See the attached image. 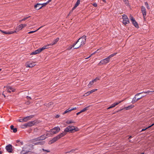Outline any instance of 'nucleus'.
Segmentation results:
<instances>
[{"mask_svg": "<svg viewBox=\"0 0 154 154\" xmlns=\"http://www.w3.org/2000/svg\"><path fill=\"white\" fill-rule=\"evenodd\" d=\"M79 130L78 128L73 126H69L64 130V132H63L57 136L53 138L52 140L49 141V144H51L56 142L58 140L63 137L66 134V132H74Z\"/></svg>", "mask_w": 154, "mask_h": 154, "instance_id": "1", "label": "nucleus"}, {"mask_svg": "<svg viewBox=\"0 0 154 154\" xmlns=\"http://www.w3.org/2000/svg\"><path fill=\"white\" fill-rule=\"evenodd\" d=\"M86 37L84 35L79 38L76 43L74 44L76 46L74 49H77L84 45L86 42Z\"/></svg>", "mask_w": 154, "mask_h": 154, "instance_id": "2", "label": "nucleus"}, {"mask_svg": "<svg viewBox=\"0 0 154 154\" xmlns=\"http://www.w3.org/2000/svg\"><path fill=\"white\" fill-rule=\"evenodd\" d=\"M35 121H30L25 124L21 125V128H25L27 127H30L34 125L35 123Z\"/></svg>", "mask_w": 154, "mask_h": 154, "instance_id": "3", "label": "nucleus"}, {"mask_svg": "<svg viewBox=\"0 0 154 154\" xmlns=\"http://www.w3.org/2000/svg\"><path fill=\"white\" fill-rule=\"evenodd\" d=\"M60 130V128L58 127H55L52 129L49 132L51 134H56L58 133Z\"/></svg>", "mask_w": 154, "mask_h": 154, "instance_id": "4", "label": "nucleus"}, {"mask_svg": "<svg viewBox=\"0 0 154 154\" xmlns=\"http://www.w3.org/2000/svg\"><path fill=\"white\" fill-rule=\"evenodd\" d=\"M46 138V137L45 135H42L40 137H38L37 138L32 140V142H34L40 141L42 140H43L45 139Z\"/></svg>", "mask_w": 154, "mask_h": 154, "instance_id": "5", "label": "nucleus"}, {"mask_svg": "<svg viewBox=\"0 0 154 154\" xmlns=\"http://www.w3.org/2000/svg\"><path fill=\"white\" fill-rule=\"evenodd\" d=\"M122 18L123 20V23L124 25H126L127 24L129 23V19L127 16L125 15H123Z\"/></svg>", "mask_w": 154, "mask_h": 154, "instance_id": "6", "label": "nucleus"}, {"mask_svg": "<svg viewBox=\"0 0 154 154\" xmlns=\"http://www.w3.org/2000/svg\"><path fill=\"white\" fill-rule=\"evenodd\" d=\"M129 17L130 19L131 20L132 23L134 26L136 28H138L139 27L138 25L137 22L134 20V18L131 15Z\"/></svg>", "mask_w": 154, "mask_h": 154, "instance_id": "7", "label": "nucleus"}, {"mask_svg": "<svg viewBox=\"0 0 154 154\" xmlns=\"http://www.w3.org/2000/svg\"><path fill=\"white\" fill-rule=\"evenodd\" d=\"M35 63V62H28L26 63L25 66L27 68H32L36 65Z\"/></svg>", "mask_w": 154, "mask_h": 154, "instance_id": "8", "label": "nucleus"}, {"mask_svg": "<svg viewBox=\"0 0 154 154\" xmlns=\"http://www.w3.org/2000/svg\"><path fill=\"white\" fill-rule=\"evenodd\" d=\"M109 61V59L108 58V57H107L104 59L101 60L100 61L99 64H106L108 63Z\"/></svg>", "mask_w": 154, "mask_h": 154, "instance_id": "9", "label": "nucleus"}, {"mask_svg": "<svg viewBox=\"0 0 154 154\" xmlns=\"http://www.w3.org/2000/svg\"><path fill=\"white\" fill-rule=\"evenodd\" d=\"M12 146L11 144H8L6 146L5 149L7 151L10 153H12L13 152Z\"/></svg>", "mask_w": 154, "mask_h": 154, "instance_id": "10", "label": "nucleus"}, {"mask_svg": "<svg viewBox=\"0 0 154 154\" xmlns=\"http://www.w3.org/2000/svg\"><path fill=\"white\" fill-rule=\"evenodd\" d=\"M141 11L142 13L143 18L144 19H145L146 14V12L145 8L143 6H141Z\"/></svg>", "mask_w": 154, "mask_h": 154, "instance_id": "11", "label": "nucleus"}, {"mask_svg": "<svg viewBox=\"0 0 154 154\" xmlns=\"http://www.w3.org/2000/svg\"><path fill=\"white\" fill-rule=\"evenodd\" d=\"M48 48V46L45 45V46H44L42 48H38L37 50H36L35 51L36 52L37 54H38V53H40L42 51L45 50V49H47Z\"/></svg>", "mask_w": 154, "mask_h": 154, "instance_id": "12", "label": "nucleus"}, {"mask_svg": "<svg viewBox=\"0 0 154 154\" xmlns=\"http://www.w3.org/2000/svg\"><path fill=\"white\" fill-rule=\"evenodd\" d=\"M124 100H122L121 101H119L118 102H116L113 104H112L110 106H109L108 108L107 109H109L111 108H113L114 107H115L116 106L118 105L119 103H121V102H123Z\"/></svg>", "mask_w": 154, "mask_h": 154, "instance_id": "13", "label": "nucleus"}, {"mask_svg": "<svg viewBox=\"0 0 154 154\" xmlns=\"http://www.w3.org/2000/svg\"><path fill=\"white\" fill-rule=\"evenodd\" d=\"M6 88L7 91L8 92L11 93V91L14 92L15 91V89L11 86H7Z\"/></svg>", "mask_w": 154, "mask_h": 154, "instance_id": "14", "label": "nucleus"}, {"mask_svg": "<svg viewBox=\"0 0 154 154\" xmlns=\"http://www.w3.org/2000/svg\"><path fill=\"white\" fill-rule=\"evenodd\" d=\"M33 117V116H29L26 117H24L23 119V122H26L30 120V119Z\"/></svg>", "mask_w": 154, "mask_h": 154, "instance_id": "15", "label": "nucleus"}, {"mask_svg": "<svg viewBox=\"0 0 154 154\" xmlns=\"http://www.w3.org/2000/svg\"><path fill=\"white\" fill-rule=\"evenodd\" d=\"M0 31L2 32L3 33L5 34H12L14 33L15 32H16L15 31L14 32L11 31H3L1 30H0Z\"/></svg>", "mask_w": 154, "mask_h": 154, "instance_id": "16", "label": "nucleus"}, {"mask_svg": "<svg viewBox=\"0 0 154 154\" xmlns=\"http://www.w3.org/2000/svg\"><path fill=\"white\" fill-rule=\"evenodd\" d=\"M42 7V4L40 3H38L36 5H35V8L37 10H38L41 8Z\"/></svg>", "mask_w": 154, "mask_h": 154, "instance_id": "17", "label": "nucleus"}, {"mask_svg": "<svg viewBox=\"0 0 154 154\" xmlns=\"http://www.w3.org/2000/svg\"><path fill=\"white\" fill-rule=\"evenodd\" d=\"M142 93H138V94H136L134 97V98L132 100L131 102L132 103H134L136 102L138 100H137V99L136 98V97L137 96H138V95H139L140 94H142Z\"/></svg>", "mask_w": 154, "mask_h": 154, "instance_id": "18", "label": "nucleus"}, {"mask_svg": "<svg viewBox=\"0 0 154 154\" xmlns=\"http://www.w3.org/2000/svg\"><path fill=\"white\" fill-rule=\"evenodd\" d=\"M26 24H21L19 25L18 26V28L19 30H20L22 29L23 28L26 27Z\"/></svg>", "mask_w": 154, "mask_h": 154, "instance_id": "19", "label": "nucleus"}, {"mask_svg": "<svg viewBox=\"0 0 154 154\" xmlns=\"http://www.w3.org/2000/svg\"><path fill=\"white\" fill-rule=\"evenodd\" d=\"M59 38H57L54 41V42L50 44H49V45H54L56 44V43L58 42V41H59Z\"/></svg>", "mask_w": 154, "mask_h": 154, "instance_id": "20", "label": "nucleus"}, {"mask_svg": "<svg viewBox=\"0 0 154 154\" xmlns=\"http://www.w3.org/2000/svg\"><path fill=\"white\" fill-rule=\"evenodd\" d=\"M11 130L13 131V132L14 133H16L17 131V129L16 128H14V126L13 125H11Z\"/></svg>", "mask_w": 154, "mask_h": 154, "instance_id": "21", "label": "nucleus"}, {"mask_svg": "<svg viewBox=\"0 0 154 154\" xmlns=\"http://www.w3.org/2000/svg\"><path fill=\"white\" fill-rule=\"evenodd\" d=\"M134 105H131L130 106H128L126 107H125V109H126V110H128L130 109H132L134 107Z\"/></svg>", "mask_w": 154, "mask_h": 154, "instance_id": "22", "label": "nucleus"}, {"mask_svg": "<svg viewBox=\"0 0 154 154\" xmlns=\"http://www.w3.org/2000/svg\"><path fill=\"white\" fill-rule=\"evenodd\" d=\"M43 141L38 142L35 143V145H43Z\"/></svg>", "mask_w": 154, "mask_h": 154, "instance_id": "23", "label": "nucleus"}, {"mask_svg": "<svg viewBox=\"0 0 154 154\" xmlns=\"http://www.w3.org/2000/svg\"><path fill=\"white\" fill-rule=\"evenodd\" d=\"M71 108H69L68 109H67L65 111H64V112L63 113V114H65L71 111Z\"/></svg>", "mask_w": 154, "mask_h": 154, "instance_id": "24", "label": "nucleus"}, {"mask_svg": "<svg viewBox=\"0 0 154 154\" xmlns=\"http://www.w3.org/2000/svg\"><path fill=\"white\" fill-rule=\"evenodd\" d=\"M116 54H117V53H114L110 55H109L108 57L110 60V59L111 58L113 57L114 56L116 55Z\"/></svg>", "mask_w": 154, "mask_h": 154, "instance_id": "25", "label": "nucleus"}, {"mask_svg": "<svg viewBox=\"0 0 154 154\" xmlns=\"http://www.w3.org/2000/svg\"><path fill=\"white\" fill-rule=\"evenodd\" d=\"M90 106H88L85 108H84V109H83L82 110H81V112H85V111H86L87 110L89 107Z\"/></svg>", "mask_w": 154, "mask_h": 154, "instance_id": "26", "label": "nucleus"}, {"mask_svg": "<svg viewBox=\"0 0 154 154\" xmlns=\"http://www.w3.org/2000/svg\"><path fill=\"white\" fill-rule=\"evenodd\" d=\"M75 44H73L72 45H70L69 47L67 49L68 50H69L71 49L73 47H74L75 46Z\"/></svg>", "mask_w": 154, "mask_h": 154, "instance_id": "27", "label": "nucleus"}, {"mask_svg": "<svg viewBox=\"0 0 154 154\" xmlns=\"http://www.w3.org/2000/svg\"><path fill=\"white\" fill-rule=\"evenodd\" d=\"M154 125V124H152L150 126H149L148 127L146 128L145 129H142L141 131V132H142V131H145V130H146V129L151 127L152 126H153V125Z\"/></svg>", "mask_w": 154, "mask_h": 154, "instance_id": "28", "label": "nucleus"}, {"mask_svg": "<svg viewBox=\"0 0 154 154\" xmlns=\"http://www.w3.org/2000/svg\"><path fill=\"white\" fill-rule=\"evenodd\" d=\"M145 6H146L147 8L148 9H150V7L149 5L148 4V3L147 2H145Z\"/></svg>", "mask_w": 154, "mask_h": 154, "instance_id": "29", "label": "nucleus"}, {"mask_svg": "<svg viewBox=\"0 0 154 154\" xmlns=\"http://www.w3.org/2000/svg\"><path fill=\"white\" fill-rule=\"evenodd\" d=\"M80 0H78L75 4V5L76 6V7H77L79 5V4L80 3Z\"/></svg>", "mask_w": 154, "mask_h": 154, "instance_id": "30", "label": "nucleus"}, {"mask_svg": "<svg viewBox=\"0 0 154 154\" xmlns=\"http://www.w3.org/2000/svg\"><path fill=\"white\" fill-rule=\"evenodd\" d=\"M41 27H40L37 30H36L29 32H28V33L31 34V33H32L34 32H36V31H38V30H39Z\"/></svg>", "mask_w": 154, "mask_h": 154, "instance_id": "31", "label": "nucleus"}, {"mask_svg": "<svg viewBox=\"0 0 154 154\" xmlns=\"http://www.w3.org/2000/svg\"><path fill=\"white\" fill-rule=\"evenodd\" d=\"M94 82L93 81H91L90 82L89 84H88V87H90L93 84Z\"/></svg>", "mask_w": 154, "mask_h": 154, "instance_id": "32", "label": "nucleus"}, {"mask_svg": "<svg viewBox=\"0 0 154 154\" xmlns=\"http://www.w3.org/2000/svg\"><path fill=\"white\" fill-rule=\"evenodd\" d=\"M17 142L20 145H23V142L22 141H20L19 140H17Z\"/></svg>", "mask_w": 154, "mask_h": 154, "instance_id": "33", "label": "nucleus"}, {"mask_svg": "<svg viewBox=\"0 0 154 154\" xmlns=\"http://www.w3.org/2000/svg\"><path fill=\"white\" fill-rule=\"evenodd\" d=\"M74 123V122L72 121H67L66 122V123L68 124H70L71 123Z\"/></svg>", "mask_w": 154, "mask_h": 154, "instance_id": "34", "label": "nucleus"}, {"mask_svg": "<svg viewBox=\"0 0 154 154\" xmlns=\"http://www.w3.org/2000/svg\"><path fill=\"white\" fill-rule=\"evenodd\" d=\"M99 79L98 77H96V78L93 80H92L93 82H96L97 80H99Z\"/></svg>", "mask_w": 154, "mask_h": 154, "instance_id": "35", "label": "nucleus"}, {"mask_svg": "<svg viewBox=\"0 0 154 154\" xmlns=\"http://www.w3.org/2000/svg\"><path fill=\"white\" fill-rule=\"evenodd\" d=\"M97 89H93V90L91 91H90V93L91 94V93H92L93 92H94V91H97Z\"/></svg>", "mask_w": 154, "mask_h": 154, "instance_id": "36", "label": "nucleus"}, {"mask_svg": "<svg viewBox=\"0 0 154 154\" xmlns=\"http://www.w3.org/2000/svg\"><path fill=\"white\" fill-rule=\"evenodd\" d=\"M90 94H91L90 93V91H88V92H87L86 93H85L84 95L85 96H87L89 95Z\"/></svg>", "mask_w": 154, "mask_h": 154, "instance_id": "37", "label": "nucleus"}, {"mask_svg": "<svg viewBox=\"0 0 154 154\" xmlns=\"http://www.w3.org/2000/svg\"><path fill=\"white\" fill-rule=\"evenodd\" d=\"M153 92V91H148L146 92H143V93H144L145 94H147V93H151V92Z\"/></svg>", "mask_w": 154, "mask_h": 154, "instance_id": "38", "label": "nucleus"}, {"mask_svg": "<svg viewBox=\"0 0 154 154\" xmlns=\"http://www.w3.org/2000/svg\"><path fill=\"white\" fill-rule=\"evenodd\" d=\"M30 16H29L28 17H25L24 18H23V19L22 20H23V21H25V20H26L28 18H29L30 17Z\"/></svg>", "mask_w": 154, "mask_h": 154, "instance_id": "39", "label": "nucleus"}, {"mask_svg": "<svg viewBox=\"0 0 154 154\" xmlns=\"http://www.w3.org/2000/svg\"><path fill=\"white\" fill-rule=\"evenodd\" d=\"M48 2H47L46 3H43L41 4H42V7H43L44 6H45L46 5H47V4L48 3Z\"/></svg>", "mask_w": 154, "mask_h": 154, "instance_id": "40", "label": "nucleus"}, {"mask_svg": "<svg viewBox=\"0 0 154 154\" xmlns=\"http://www.w3.org/2000/svg\"><path fill=\"white\" fill-rule=\"evenodd\" d=\"M37 54V53H36V52L35 51H34L32 52L31 54V55H33V54Z\"/></svg>", "mask_w": 154, "mask_h": 154, "instance_id": "41", "label": "nucleus"}, {"mask_svg": "<svg viewBox=\"0 0 154 154\" xmlns=\"http://www.w3.org/2000/svg\"><path fill=\"white\" fill-rule=\"evenodd\" d=\"M92 5L94 6L95 7H97V4L96 3L93 4Z\"/></svg>", "mask_w": 154, "mask_h": 154, "instance_id": "42", "label": "nucleus"}, {"mask_svg": "<svg viewBox=\"0 0 154 154\" xmlns=\"http://www.w3.org/2000/svg\"><path fill=\"white\" fill-rule=\"evenodd\" d=\"M18 121L20 122H23V119H19V120H18Z\"/></svg>", "mask_w": 154, "mask_h": 154, "instance_id": "43", "label": "nucleus"}, {"mask_svg": "<svg viewBox=\"0 0 154 154\" xmlns=\"http://www.w3.org/2000/svg\"><path fill=\"white\" fill-rule=\"evenodd\" d=\"M26 98L28 100H31V97H29V96H27L26 97Z\"/></svg>", "mask_w": 154, "mask_h": 154, "instance_id": "44", "label": "nucleus"}, {"mask_svg": "<svg viewBox=\"0 0 154 154\" xmlns=\"http://www.w3.org/2000/svg\"><path fill=\"white\" fill-rule=\"evenodd\" d=\"M77 7H76V6L75 5L72 8V11H73Z\"/></svg>", "mask_w": 154, "mask_h": 154, "instance_id": "45", "label": "nucleus"}, {"mask_svg": "<svg viewBox=\"0 0 154 154\" xmlns=\"http://www.w3.org/2000/svg\"><path fill=\"white\" fill-rule=\"evenodd\" d=\"M76 107H74V108H71V111L72 110H75L76 109Z\"/></svg>", "mask_w": 154, "mask_h": 154, "instance_id": "46", "label": "nucleus"}, {"mask_svg": "<svg viewBox=\"0 0 154 154\" xmlns=\"http://www.w3.org/2000/svg\"><path fill=\"white\" fill-rule=\"evenodd\" d=\"M81 113H82V112H81V111H80L79 112H77L76 113V115H79V114H80Z\"/></svg>", "mask_w": 154, "mask_h": 154, "instance_id": "47", "label": "nucleus"}, {"mask_svg": "<svg viewBox=\"0 0 154 154\" xmlns=\"http://www.w3.org/2000/svg\"><path fill=\"white\" fill-rule=\"evenodd\" d=\"M142 98V97H139V98H137V100L138 101V100H139L140 99Z\"/></svg>", "mask_w": 154, "mask_h": 154, "instance_id": "48", "label": "nucleus"}, {"mask_svg": "<svg viewBox=\"0 0 154 154\" xmlns=\"http://www.w3.org/2000/svg\"><path fill=\"white\" fill-rule=\"evenodd\" d=\"M59 117H60V116H59V115H56V118H59Z\"/></svg>", "mask_w": 154, "mask_h": 154, "instance_id": "49", "label": "nucleus"}, {"mask_svg": "<svg viewBox=\"0 0 154 154\" xmlns=\"http://www.w3.org/2000/svg\"><path fill=\"white\" fill-rule=\"evenodd\" d=\"M105 3L106 2V1L105 0H102Z\"/></svg>", "mask_w": 154, "mask_h": 154, "instance_id": "50", "label": "nucleus"}, {"mask_svg": "<svg viewBox=\"0 0 154 154\" xmlns=\"http://www.w3.org/2000/svg\"><path fill=\"white\" fill-rule=\"evenodd\" d=\"M72 10L71 11H70V12H69V14H70V13H71V12H72Z\"/></svg>", "mask_w": 154, "mask_h": 154, "instance_id": "51", "label": "nucleus"}, {"mask_svg": "<svg viewBox=\"0 0 154 154\" xmlns=\"http://www.w3.org/2000/svg\"><path fill=\"white\" fill-rule=\"evenodd\" d=\"M2 95L4 96V97H5V96L4 94H2Z\"/></svg>", "mask_w": 154, "mask_h": 154, "instance_id": "52", "label": "nucleus"}, {"mask_svg": "<svg viewBox=\"0 0 154 154\" xmlns=\"http://www.w3.org/2000/svg\"><path fill=\"white\" fill-rule=\"evenodd\" d=\"M92 54H91V55L88 58H86V59L88 58L89 57H90Z\"/></svg>", "mask_w": 154, "mask_h": 154, "instance_id": "53", "label": "nucleus"}, {"mask_svg": "<svg viewBox=\"0 0 154 154\" xmlns=\"http://www.w3.org/2000/svg\"><path fill=\"white\" fill-rule=\"evenodd\" d=\"M131 136H130V137H129L128 139H130V138H131Z\"/></svg>", "mask_w": 154, "mask_h": 154, "instance_id": "54", "label": "nucleus"}, {"mask_svg": "<svg viewBox=\"0 0 154 154\" xmlns=\"http://www.w3.org/2000/svg\"><path fill=\"white\" fill-rule=\"evenodd\" d=\"M23 20H19V22H21Z\"/></svg>", "mask_w": 154, "mask_h": 154, "instance_id": "55", "label": "nucleus"}, {"mask_svg": "<svg viewBox=\"0 0 154 154\" xmlns=\"http://www.w3.org/2000/svg\"><path fill=\"white\" fill-rule=\"evenodd\" d=\"M45 151H46L47 152H48V150H45Z\"/></svg>", "mask_w": 154, "mask_h": 154, "instance_id": "56", "label": "nucleus"}, {"mask_svg": "<svg viewBox=\"0 0 154 154\" xmlns=\"http://www.w3.org/2000/svg\"><path fill=\"white\" fill-rule=\"evenodd\" d=\"M52 0H49V2H51Z\"/></svg>", "mask_w": 154, "mask_h": 154, "instance_id": "57", "label": "nucleus"}, {"mask_svg": "<svg viewBox=\"0 0 154 154\" xmlns=\"http://www.w3.org/2000/svg\"><path fill=\"white\" fill-rule=\"evenodd\" d=\"M50 105H51V103H51V102H50Z\"/></svg>", "mask_w": 154, "mask_h": 154, "instance_id": "58", "label": "nucleus"}, {"mask_svg": "<svg viewBox=\"0 0 154 154\" xmlns=\"http://www.w3.org/2000/svg\"><path fill=\"white\" fill-rule=\"evenodd\" d=\"M42 150H43V151H45L44 149H42Z\"/></svg>", "mask_w": 154, "mask_h": 154, "instance_id": "59", "label": "nucleus"}, {"mask_svg": "<svg viewBox=\"0 0 154 154\" xmlns=\"http://www.w3.org/2000/svg\"><path fill=\"white\" fill-rule=\"evenodd\" d=\"M140 154H144V153H141Z\"/></svg>", "mask_w": 154, "mask_h": 154, "instance_id": "60", "label": "nucleus"}, {"mask_svg": "<svg viewBox=\"0 0 154 154\" xmlns=\"http://www.w3.org/2000/svg\"><path fill=\"white\" fill-rule=\"evenodd\" d=\"M2 70V69H0V71H1Z\"/></svg>", "mask_w": 154, "mask_h": 154, "instance_id": "61", "label": "nucleus"}, {"mask_svg": "<svg viewBox=\"0 0 154 154\" xmlns=\"http://www.w3.org/2000/svg\"><path fill=\"white\" fill-rule=\"evenodd\" d=\"M144 97V96H142L141 97H142V98H143V97Z\"/></svg>", "mask_w": 154, "mask_h": 154, "instance_id": "62", "label": "nucleus"}, {"mask_svg": "<svg viewBox=\"0 0 154 154\" xmlns=\"http://www.w3.org/2000/svg\"><path fill=\"white\" fill-rule=\"evenodd\" d=\"M24 154H28V153H25Z\"/></svg>", "mask_w": 154, "mask_h": 154, "instance_id": "63", "label": "nucleus"}, {"mask_svg": "<svg viewBox=\"0 0 154 154\" xmlns=\"http://www.w3.org/2000/svg\"><path fill=\"white\" fill-rule=\"evenodd\" d=\"M96 52H95L93 54H95Z\"/></svg>", "mask_w": 154, "mask_h": 154, "instance_id": "64", "label": "nucleus"}]
</instances>
